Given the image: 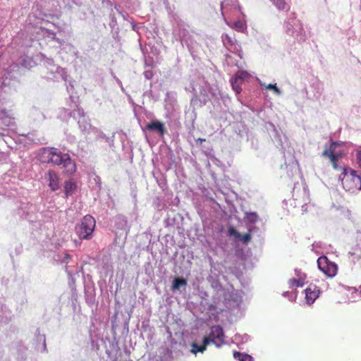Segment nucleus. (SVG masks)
<instances>
[{
	"instance_id": "13",
	"label": "nucleus",
	"mask_w": 361,
	"mask_h": 361,
	"mask_svg": "<svg viewBox=\"0 0 361 361\" xmlns=\"http://www.w3.org/2000/svg\"><path fill=\"white\" fill-rule=\"evenodd\" d=\"M231 27L235 29V30L238 32H243L246 30V23L243 20H236L233 22V25H231Z\"/></svg>"
},
{
	"instance_id": "23",
	"label": "nucleus",
	"mask_w": 361,
	"mask_h": 361,
	"mask_svg": "<svg viewBox=\"0 0 361 361\" xmlns=\"http://www.w3.org/2000/svg\"><path fill=\"white\" fill-rule=\"evenodd\" d=\"M206 350V347L202 344L200 345L197 350H194L193 353L196 354L197 352L203 353Z\"/></svg>"
},
{
	"instance_id": "21",
	"label": "nucleus",
	"mask_w": 361,
	"mask_h": 361,
	"mask_svg": "<svg viewBox=\"0 0 361 361\" xmlns=\"http://www.w3.org/2000/svg\"><path fill=\"white\" fill-rule=\"evenodd\" d=\"M265 88L267 90H273L274 92L276 94H281V91L276 86V84H269L268 85H264Z\"/></svg>"
},
{
	"instance_id": "16",
	"label": "nucleus",
	"mask_w": 361,
	"mask_h": 361,
	"mask_svg": "<svg viewBox=\"0 0 361 361\" xmlns=\"http://www.w3.org/2000/svg\"><path fill=\"white\" fill-rule=\"evenodd\" d=\"M243 82L238 81V80L233 78L231 79V86L233 90L236 92V94H240L242 91V85Z\"/></svg>"
},
{
	"instance_id": "28",
	"label": "nucleus",
	"mask_w": 361,
	"mask_h": 361,
	"mask_svg": "<svg viewBox=\"0 0 361 361\" xmlns=\"http://www.w3.org/2000/svg\"><path fill=\"white\" fill-rule=\"evenodd\" d=\"M197 141H200V142L202 143V142H204V141H205V139H203V138H199V139L197 140Z\"/></svg>"
},
{
	"instance_id": "27",
	"label": "nucleus",
	"mask_w": 361,
	"mask_h": 361,
	"mask_svg": "<svg viewBox=\"0 0 361 361\" xmlns=\"http://www.w3.org/2000/svg\"><path fill=\"white\" fill-rule=\"evenodd\" d=\"M4 124L7 126V123L9 122L8 119H6L5 121H2Z\"/></svg>"
},
{
	"instance_id": "22",
	"label": "nucleus",
	"mask_w": 361,
	"mask_h": 361,
	"mask_svg": "<svg viewBox=\"0 0 361 361\" xmlns=\"http://www.w3.org/2000/svg\"><path fill=\"white\" fill-rule=\"evenodd\" d=\"M212 342V338L210 337V335L209 336H205L203 338V345L207 348V345H209Z\"/></svg>"
},
{
	"instance_id": "15",
	"label": "nucleus",
	"mask_w": 361,
	"mask_h": 361,
	"mask_svg": "<svg viewBox=\"0 0 361 361\" xmlns=\"http://www.w3.org/2000/svg\"><path fill=\"white\" fill-rule=\"evenodd\" d=\"M233 78L238 81H240V82H243L245 80L250 78V74L247 71H240L235 73Z\"/></svg>"
},
{
	"instance_id": "25",
	"label": "nucleus",
	"mask_w": 361,
	"mask_h": 361,
	"mask_svg": "<svg viewBox=\"0 0 361 361\" xmlns=\"http://www.w3.org/2000/svg\"><path fill=\"white\" fill-rule=\"evenodd\" d=\"M71 259V255L68 253H66L63 261L68 262V260Z\"/></svg>"
},
{
	"instance_id": "5",
	"label": "nucleus",
	"mask_w": 361,
	"mask_h": 361,
	"mask_svg": "<svg viewBox=\"0 0 361 361\" xmlns=\"http://www.w3.org/2000/svg\"><path fill=\"white\" fill-rule=\"evenodd\" d=\"M338 146L337 142H332L329 147L325 149L322 154V157L329 159L334 169H338L337 162L343 157L342 152L336 150Z\"/></svg>"
},
{
	"instance_id": "10",
	"label": "nucleus",
	"mask_w": 361,
	"mask_h": 361,
	"mask_svg": "<svg viewBox=\"0 0 361 361\" xmlns=\"http://www.w3.org/2000/svg\"><path fill=\"white\" fill-rule=\"evenodd\" d=\"M228 233L230 236L235 237V239H240L243 244H247L248 242L251 240L250 233H245L244 235H241L238 231H237L235 228L231 226L228 229Z\"/></svg>"
},
{
	"instance_id": "19",
	"label": "nucleus",
	"mask_w": 361,
	"mask_h": 361,
	"mask_svg": "<svg viewBox=\"0 0 361 361\" xmlns=\"http://www.w3.org/2000/svg\"><path fill=\"white\" fill-rule=\"evenodd\" d=\"M186 280L184 279L176 278L173 282V289H178L180 286L185 285Z\"/></svg>"
},
{
	"instance_id": "1",
	"label": "nucleus",
	"mask_w": 361,
	"mask_h": 361,
	"mask_svg": "<svg viewBox=\"0 0 361 361\" xmlns=\"http://www.w3.org/2000/svg\"><path fill=\"white\" fill-rule=\"evenodd\" d=\"M37 159L42 164H51L54 166L62 165L64 173L72 175L76 171V164L68 154H63L59 149L53 147H42L37 153Z\"/></svg>"
},
{
	"instance_id": "14",
	"label": "nucleus",
	"mask_w": 361,
	"mask_h": 361,
	"mask_svg": "<svg viewBox=\"0 0 361 361\" xmlns=\"http://www.w3.org/2000/svg\"><path fill=\"white\" fill-rule=\"evenodd\" d=\"M233 357L239 361H252V357L250 355L240 352L235 351L233 353Z\"/></svg>"
},
{
	"instance_id": "17",
	"label": "nucleus",
	"mask_w": 361,
	"mask_h": 361,
	"mask_svg": "<svg viewBox=\"0 0 361 361\" xmlns=\"http://www.w3.org/2000/svg\"><path fill=\"white\" fill-rule=\"evenodd\" d=\"M65 193L66 195H71L76 188V185L72 181H66L65 183Z\"/></svg>"
},
{
	"instance_id": "20",
	"label": "nucleus",
	"mask_w": 361,
	"mask_h": 361,
	"mask_svg": "<svg viewBox=\"0 0 361 361\" xmlns=\"http://www.w3.org/2000/svg\"><path fill=\"white\" fill-rule=\"evenodd\" d=\"M246 220L250 223H255L257 221L258 216L255 212H250L246 214Z\"/></svg>"
},
{
	"instance_id": "6",
	"label": "nucleus",
	"mask_w": 361,
	"mask_h": 361,
	"mask_svg": "<svg viewBox=\"0 0 361 361\" xmlns=\"http://www.w3.org/2000/svg\"><path fill=\"white\" fill-rule=\"evenodd\" d=\"M209 335L212 338V343L216 346L220 347L225 343V335L221 326L215 325L212 326Z\"/></svg>"
},
{
	"instance_id": "7",
	"label": "nucleus",
	"mask_w": 361,
	"mask_h": 361,
	"mask_svg": "<svg viewBox=\"0 0 361 361\" xmlns=\"http://www.w3.org/2000/svg\"><path fill=\"white\" fill-rule=\"evenodd\" d=\"M45 179L52 191H56L60 188L59 178L56 171L49 170L45 174Z\"/></svg>"
},
{
	"instance_id": "18",
	"label": "nucleus",
	"mask_w": 361,
	"mask_h": 361,
	"mask_svg": "<svg viewBox=\"0 0 361 361\" xmlns=\"http://www.w3.org/2000/svg\"><path fill=\"white\" fill-rule=\"evenodd\" d=\"M273 3L279 10L289 9V6L285 0H273Z\"/></svg>"
},
{
	"instance_id": "24",
	"label": "nucleus",
	"mask_w": 361,
	"mask_h": 361,
	"mask_svg": "<svg viewBox=\"0 0 361 361\" xmlns=\"http://www.w3.org/2000/svg\"><path fill=\"white\" fill-rule=\"evenodd\" d=\"M357 163H358L359 166L361 167V149L357 152Z\"/></svg>"
},
{
	"instance_id": "26",
	"label": "nucleus",
	"mask_w": 361,
	"mask_h": 361,
	"mask_svg": "<svg viewBox=\"0 0 361 361\" xmlns=\"http://www.w3.org/2000/svg\"><path fill=\"white\" fill-rule=\"evenodd\" d=\"M199 348V345L197 344V343H193L192 345V352L193 353V350H197V348Z\"/></svg>"
},
{
	"instance_id": "4",
	"label": "nucleus",
	"mask_w": 361,
	"mask_h": 361,
	"mask_svg": "<svg viewBox=\"0 0 361 361\" xmlns=\"http://www.w3.org/2000/svg\"><path fill=\"white\" fill-rule=\"evenodd\" d=\"M317 265L320 271L328 277H334L337 274V264L331 262L326 256H321L318 258Z\"/></svg>"
},
{
	"instance_id": "3",
	"label": "nucleus",
	"mask_w": 361,
	"mask_h": 361,
	"mask_svg": "<svg viewBox=\"0 0 361 361\" xmlns=\"http://www.w3.org/2000/svg\"><path fill=\"white\" fill-rule=\"evenodd\" d=\"M95 220L90 215L83 217L82 223L77 228V233L80 239H89L95 228Z\"/></svg>"
},
{
	"instance_id": "11",
	"label": "nucleus",
	"mask_w": 361,
	"mask_h": 361,
	"mask_svg": "<svg viewBox=\"0 0 361 361\" xmlns=\"http://www.w3.org/2000/svg\"><path fill=\"white\" fill-rule=\"evenodd\" d=\"M146 128L151 131L157 130L161 135H163L165 133L164 123L159 121L147 123Z\"/></svg>"
},
{
	"instance_id": "9",
	"label": "nucleus",
	"mask_w": 361,
	"mask_h": 361,
	"mask_svg": "<svg viewBox=\"0 0 361 361\" xmlns=\"http://www.w3.org/2000/svg\"><path fill=\"white\" fill-rule=\"evenodd\" d=\"M320 290L315 285H310L305 290V298L307 303L312 304L319 297Z\"/></svg>"
},
{
	"instance_id": "12",
	"label": "nucleus",
	"mask_w": 361,
	"mask_h": 361,
	"mask_svg": "<svg viewBox=\"0 0 361 361\" xmlns=\"http://www.w3.org/2000/svg\"><path fill=\"white\" fill-rule=\"evenodd\" d=\"M1 112L3 115L1 118L2 121H5L6 119L9 120V122L7 123V126H13L15 123V117L13 116L14 114L12 113V111L11 110L2 109Z\"/></svg>"
},
{
	"instance_id": "8",
	"label": "nucleus",
	"mask_w": 361,
	"mask_h": 361,
	"mask_svg": "<svg viewBox=\"0 0 361 361\" xmlns=\"http://www.w3.org/2000/svg\"><path fill=\"white\" fill-rule=\"evenodd\" d=\"M296 279H290L288 281V285L290 288L295 287H302L305 283L306 275L301 272L300 270H295Z\"/></svg>"
},
{
	"instance_id": "2",
	"label": "nucleus",
	"mask_w": 361,
	"mask_h": 361,
	"mask_svg": "<svg viewBox=\"0 0 361 361\" xmlns=\"http://www.w3.org/2000/svg\"><path fill=\"white\" fill-rule=\"evenodd\" d=\"M342 175L341 183L345 190L355 192L361 190V177L355 171L348 172L344 169Z\"/></svg>"
}]
</instances>
